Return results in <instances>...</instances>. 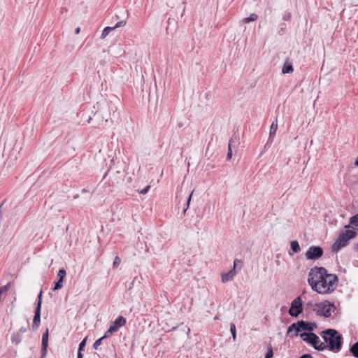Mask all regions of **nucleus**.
Listing matches in <instances>:
<instances>
[{
	"instance_id": "obj_1",
	"label": "nucleus",
	"mask_w": 358,
	"mask_h": 358,
	"mask_svg": "<svg viewBox=\"0 0 358 358\" xmlns=\"http://www.w3.org/2000/svg\"><path fill=\"white\" fill-rule=\"evenodd\" d=\"M308 282L317 293L328 294L336 289L338 278L336 275L329 273L325 268L315 266L308 272Z\"/></svg>"
},
{
	"instance_id": "obj_2",
	"label": "nucleus",
	"mask_w": 358,
	"mask_h": 358,
	"mask_svg": "<svg viewBox=\"0 0 358 358\" xmlns=\"http://www.w3.org/2000/svg\"><path fill=\"white\" fill-rule=\"evenodd\" d=\"M320 336L324 339L327 349L335 352H338L341 350L343 338L337 331L333 329H328L322 331L320 333Z\"/></svg>"
},
{
	"instance_id": "obj_3",
	"label": "nucleus",
	"mask_w": 358,
	"mask_h": 358,
	"mask_svg": "<svg viewBox=\"0 0 358 358\" xmlns=\"http://www.w3.org/2000/svg\"><path fill=\"white\" fill-rule=\"evenodd\" d=\"M356 236V232L352 230H346L345 232L341 233L336 241L332 245V250L338 252L342 248L345 247L349 240L353 238Z\"/></svg>"
},
{
	"instance_id": "obj_4",
	"label": "nucleus",
	"mask_w": 358,
	"mask_h": 358,
	"mask_svg": "<svg viewBox=\"0 0 358 358\" xmlns=\"http://www.w3.org/2000/svg\"><path fill=\"white\" fill-rule=\"evenodd\" d=\"M317 327L315 323L314 322H308L303 320L298 321L297 322L293 323L291 324L287 329V333L292 331H295L296 332V335H298L299 332L301 331H312Z\"/></svg>"
},
{
	"instance_id": "obj_5",
	"label": "nucleus",
	"mask_w": 358,
	"mask_h": 358,
	"mask_svg": "<svg viewBox=\"0 0 358 358\" xmlns=\"http://www.w3.org/2000/svg\"><path fill=\"white\" fill-rule=\"evenodd\" d=\"M334 310L335 306L334 303H331L330 302L325 301L317 303L316 313L318 315L328 317L331 316V313L334 312Z\"/></svg>"
},
{
	"instance_id": "obj_6",
	"label": "nucleus",
	"mask_w": 358,
	"mask_h": 358,
	"mask_svg": "<svg viewBox=\"0 0 358 358\" xmlns=\"http://www.w3.org/2000/svg\"><path fill=\"white\" fill-rule=\"evenodd\" d=\"M324 253L323 249L320 246H310L305 254L308 260H316L320 259Z\"/></svg>"
},
{
	"instance_id": "obj_7",
	"label": "nucleus",
	"mask_w": 358,
	"mask_h": 358,
	"mask_svg": "<svg viewBox=\"0 0 358 358\" xmlns=\"http://www.w3.org/2000/svg\"><path fill=\"white\" fill-rule=\"evenodd\" d=\"M303 310L302 300L301 296L296 297L291 303V307L289 309V314L296 317Z\"/></svg>"
},
{
	"instance_id": "obj_8",
	"label": "nucleus",
	"mask_w": 358,
	"mask_h": 358,
	"mask_svg": "<svg viewBox=\"0 0 358 358\" xmlns=\"http://www.w3.org/2000/svg\"><path fill=\"white\" fill-rule=\"evenodd\" d=\"M126 319L122 316H118L114 322H111L109 329L106 332V336L116 332L119 328L126 324Z\"/></svg>"
},
{
	"instance_id": "obj_9",
	"label": "nucleus",
	"mask_w": 358,
	"mask_h": 358,
	"mask_svg": "<svg viewBox=\"0 0 358 358\" xmlns=\"http://www.w3.org/2000/svg\"><path fill=\"white\" fill-rule=\"evenodd\" d=\"M300 337L303 339V341L306 343L312 345L315 343L317 339H318V336L312 332H308V333H301L300 334Z\"/></svg>"
},
{
	"instance_id": "obj_10",
	"label": "nucleus",
	"mask_w": 358,
	"mask_h": 358,
	"mask_svg": "<svg viewBox=\"0 0 358 358\" xmlns=\"http://www.w3.org/2000/svg\"><path fill=\"white\" fill-rule=\"evenodd\" d=\"M48 338H49V331H48V329H46V330L42 335L43 356H45V355L47 353V348L48 345Z\"/></svg>"
},
{
	"instance_id": "obj_11",
	"label": "nucleus",
	"mask_w": 358,
	"mask_h": 358,
	"mask_svg": "<svg viewBox=\"0 0 358 358\" xmlns=\"http://www.w3.org/2000/svg\"><path fill=\"white\" fill-rule=\"evenodd\" d=\"M41 322V309H40V305L38 306H36V310H35V315L33 320V324H32V329H36Z\"/></svg>"
},
{
	"instance_id": "obj_12",
	"label": "nucleus",
	"mask_w": 358,
	"mask_h": 358,
	"mask_svg": "<svg viewBox=\"0 0 358 358\" xmlns=\"http://www.w3.org/2000/svg\"><path fill=\"white\" fill-rule=\"evenodd\" d=\"M235 275H236V271H235L234 268H232L227 273H222V282L223 283H225L233 279V278L235 276Z\"/></svg>"
},
{
	"instance_id": "obj_13",
	"label": "nucleus",
	"mask_w": 358,
	"mask_h": 358,
	"mask_svg": "<svg viewBox=\"0 0 358 358\" xmlns=\"http://www.w3.org/2000/svg\"><path fill=\"white\" fill-rule=\"evenodd\" d=\"M315 350L318 351H323L327 349V346H325V343L320 341V338L315 341L313 344L311 345Z\"/></svg>"
},
{
	"instance_id": "obj_14",
	"label": "nucleus",
	"mask_w": 358,
	"mask_h": 358,
	"mask_svg": "<svg viewBox=\"0 0 358 358\" xmlns=\"http://www.w3.org/2000/svg\"><path fill=\"white\" fill-rule=\"evenodd\" d=\"M290 246H291L292 252L291 251L289 252V255H292L294 253H297V252H300V250H301L300 245H299L298 241H292L290 243Z\"/></svg>"
},
{
	"instance_id": "obj_15",
	"label": "nucleus",
	"mask_w": 358,
	"mask_h": 358,
	"mask_svg": "<svg viewBox=\"0 0 358 358\" xmlns=\"http://www.w3.org/2000/svg\"><path fill=\"white\" fill-rule=\"evenodd\" d=\"M236 142L233 138H231L228 145V153H227V158L231 159L232 156V147H236Z\"/></svg>"
},
{
	"instance_id": "obj_16",
	"label": "nucleus",
	"mask_w": 358,
	"mask_h": 358,
	"mask_svg": "<svg viewBox=\"0 0 358 358\" xmlns=\"http://www.w3.org/2000/svg\"><path fill=\"white\" fill-rule=\"evenodd\" d=\"M282 73H290L293 72V66L291 64L289 63H285L282 69Z\"/></svg>"
},
{
	"instance_id": "obj_17",
	"label": "nucleus",
	"mask_w": 358,
	"mask_h": 358,
	"mask_svg": "<svg viewBox=\"0 0 358 358\" xmlns=\"http://www.w3.org/2000/svg\"><path fill=\"white\" fill-rule=\"evenodd\" d=\"M277 129H278V120H275L272 122V124L270 127V132H269L270 137H271L272 136H274L275 134Z\"/></svg>"
},
{
	"instance_id": "obj_18",
	"label": "nucleus",
	"mask_w": 358,
	"mask_h": 358,
	"mask_svg": "<svg viewBox=\"0 0 358 358\" xmlns=\"http://www.w3.org/2000/svg\"><path fill=\"white\" fill-rule=\"evenodd\" d=\"M258 18V15L255 13H252L248 17H245L243 19V22L245 24L249 23L250 22H254L257 20Z\"/></svg>"
},
{
	"instance_id": "obj_19",
	"label": "nucleus",
	"mask_w": 358,
	"mask_h": 358,
	"mask_svg": "<svg viewBox=\"0 0 358 358\" xmlns=\"http://www.w3.org/2000/svg\"><path fill=\"white\" fill-rule=\"evenodd\" d=\"M350 350L355 357L358 358V342H357L354 345H352L350 347Z\"/></svg>"
},
{
	"instance_id": "obj_20",
	"label": "nucleus",
	"mask_w": 358,
	"mask_h": 358,
	"mask_svg": "<svg viewBox=\"0 0 358 358\" xmlns=\"http://www.w3.org/2000/svg\"><path fill=\"white\" fill-rule=\"evenodd\" d=\"M113 30V28H112V27H105L101 33V38H102V39L105 38L109 34V33L110 31H112Z\"/></svg>"
},
{
	"instance_id": "obj_21",
	"label": "nucleus",
	"mask_w": 358,
	"mask_h": 358,
	"mask_svg": "<svg viewBox=\"0 0 358 358\" xmlns=\"http://www.w3.org/2000/svg\"><path fill=\"white\" fill-rule=\"evenodd\" d=\"M350 224L358 228V214L352 216L350 218Z\"/></svg>"
},
{
	"instance_id": "obj_22",
	"label": "nucleus",
	"mask_w": 358,
	"mask_h": 358,
	"mask_svg": "<svg viewBox=\"0 0 358 358\" xmlns=\"http://www.w3.org/2000/svg\"><path fill=\"white\" fill-rule=\"evenodd\" d=\"M108 336H106V334H104L103 336H102L101 338H99L98 340H96L94 345H93V348L95 349V350H97L98 348L99 347V345H101V341L106 337H108Z\"/></svg>"
},
{
	"instance_id": "obj_23",
	"label": "nucleus",
	"mask_w": 358,
	"mask_h": 358,
	"mask_svg": "<svg viewBox=\"0 0 358 358\" xmlns=\"http://www.w3.org/2000/svg\"><path fill=\"white\" fill-rule=\"evenodd\" d=\"M66 275V272L65 269H64V268L59 269L57 273L58 280H62L63 281L64 278L65 277Z\"/></svg>"
},
{
	"instance_id": "obj_24",
	"label": "nucleus",
	"mask_w": 358,
	"mask_h": 358,
	"mask_svg": "<svg viewBox=\"0 0 358 358\" xmlns=\"http://www.w3.org/2000/svg\"><path fill=\"white\" fill-rule=\"evenodd\" d=\"M192 194H193V192H192L190 193V194L189 195L187 199V201H186V203H185V206L183 209V213H185V212L187 211V210L189 208V203H190V201H191V199H192Z\"/></svg>"
},
{
	"instance_id": "obj_25",
	"label": "nucleus",
	"mask_w": 358,
	"mask_h": 358,
	"mask_svg": "<svg viewBox=\"0 0 358 358\" xmlns=\"http://www.w3.org/2000/svg\"><path fill=\"white\" fill-rule=\"evenodd\" d=\"M63 281L62 280H58L57 282H55V287L52 288L54 291L61 289L63 287L62 285Z\"/></svg>"
},
{
	"instance_id": "obj_26",
	"label": "nucleus",
	"mask_w": 358,
	"mask_h": 358,
	"mask_svg": "<svg viewBox=\"0 0 358 358\" xmlns=\"http://www.w3.org/2000/svg\"><path fill=\"white\" fill-rule=\"evenodd\" d=\"M273 355V348L271 347V345H269L268 348V352L265 356V358H271Z\"/></svg>"
},
{
	"instance_id": "obj_27",
	"label": "nucleus",
	"mask_w": 358,
	"mask_h": 358,
	"mask_svg": "<svg viewBox=\"0 0 358 358\" xmlns=\"http://www.w3.org/2000/svg\"><path fill=\"white\" fill-rule=\"evenodd\" d=\"M126 24V21L124 20H121L118 22H117L115 24V26L112 27V28H113V30L115 29L116 28H118V27H123Z\"/></svg>"
},
{
	"instance_id": "obj_28",
	"label": "nucleus",
	"mask_w": 358,
	"mask_h": 358,
	"mask_svg": "<svg viewBox=\"0 0 358 358\" xmlns=\"http://www.w3.org/2000/svg\"><path fill=\"white\" fill-rule=\"evenodd\" d=\"M317 303H314L313 302H308L306 303V307L310 309H313L316 311Z\"/></svg>"
},
{
	"instance_id": "obj_29",
	"label": "nucleus",
	"mask_w": 358,
	"mask_h": 358,
	"mask_svg": "<svg viewBox=\"0 0 358 358\" xmlns=\"http://www.w3.org/2000/svg\"><path fill=\"white\" fill-rule=\"evenodd\" d=\"M120 263H121L120 258L118 256H116L115 257L113 266L114 268H116L120 264Z\"/></svg>"
},
{
	"instance_id": "obj_30",
	"label": "nucleus",
	"mask_w": 358,
	"mask_h": 358,
	"mask_svg": "<svg viewBox=\"0 0 358 358\" xmlns=\"http://www.w3.org/2000/svg\"><path fill=\"white\" fill-rule=\"evenodd\" d=\"M87 337H85L80 343L79 345V348H78V350L79 351H83L84 350V348L85 346V344H86V341H87Z\"/></svg>"
},
{
	"instance_id": "obj_31",
	"label": "nucleus",
	"mask_w": 358,
	"mask_h": 358,
	"mask_svg": "<svg viewBox=\"0 0 358 358\" xmlns=\"http://www.w3.org/2000/svg\"><path fill=\"white\" fill-rule=\"evenodd\" d=\"M230 331H231V333L232 334L234 340H235L236 339V327H235V324H231Z\"/></svg>"
},
{
	"instance_id": "obj_32",
	"label": "nucleus",
	"mask_w": 358,
	"mask_h": 358,
	"mask_svg": "<svg viewBox=\"0 0 358 358\" xmlns=\"http://www.w3.org/2000/svg\"><path fill=\"white\" fill-rule=\"evenodd\" d=\"M9 287H10V283H8L7 285L0 287V292L1 293L6 292L8 290Z\"/></svg>"
},
{
	"instance_id": "obj_33",
	"label": "nucleus",
	"mask_w": 358,
	"mask_h": 358,
	"mask_svg": "<svg viewBox=\"0 0 358 358\" xmlns=\"http://www.w3.org/2000/svg\"><path fill=\"white\" fill-rule=\"evenodd\" d=\"M41 301H42V291L40 292L38 296V303L37 306L40 305V309L41 308Z\"/></svg>"
},
{
	"instance_id": "obj_34",
	"label": "nucleus",
	"mask_w": 358,
	"mask_h": 358,
	"mask_svg": "<svg viewBox=\"0 0 358 358\" xmlns=\"http://www.w3.org/2000/svg\"><path fill=\"white\" fill-rule=\"evenodd\" d=\"M149 189H150V185H148L147 187H145V188H143V189H141L140 191V194H145L148 192Z\"/></svg>"
},
{
	"instance_id": "obj_35",
	"label": "nucleus",
	"mask_w": 358,
	"mask_h": 358,
	"mask_svg": "<svg viewBox=\"0 0 358 358\" xmlns=\"http://www.w3.org/2000/svg\"><path fill=\"white\" fill-rule=\"evenodd\" d=\"M300 358H312V357L309 354H306V355H302Z\"/></svg>"
},
{
	"instance_id": "obj_36",
	"label": "nucleus",
	"mask_w": 358,
	"mask_h": 358,
	"mask_svg": "<svg viewBox=\"0 0 358 358\" xmlns=\"http://www.w3.org/2000/svg\"><path fill=\"white\" fill-rule=\"evenodd\" d=\"M80 27L76 28V30H75V34H78L80 33Z\"/></svg>"
},
{
	"instance_id": "obj_37",
	"label": "nucleus",
	"mask_w": 358,
	"mask_h": 358,
	"mask_svg": "<svg viewBox=\"0 0 358 358\" xmlns=\"http://www.w3.org/2000/svg\"><path fill=\"white\" fill-rule=\"evenodd\" d=\"M82 351H79L78 350V357L77 358H82L83 357V355L81 353Z\"/></svg>"
},
{
	"instance_id": "obj_38",
	"label": "nucleus",
	"mask_w": 358,
	"mask_h": 358,
	"mask_svg": "<svg viewBox=\"0 0 358 358\" xmlns=\"http://www.w3.org/2000/svg\"><path fill=\"white\" fill-rule=\"evenodd\" d=\"M238 262V260L237 259H235L234 262V268L235 269L236 265H237V262Z\"/></svg>"
},
{
	"instance_id": "obj_39",
	"label": "nucleus",
	"mask_w": 358,
	"mask_h": 358,
	"mask_svg": "<svg viewBox=\"0 0 358 358\" xmlns=\"http://www.w3.org/2000/svg\"><path fill=\"white\" fill-rule=\"evenodd\" d=\"M20 332L24 333L27 330L24 327H21L20 329Z\"/></svg>"
},
{
	"instance_id": "obj_40",
	"label": "nucleus",
	"mask_w": 358,
	"mask_h": 358,
	"mask_svg": "<svg viewBox=\"0 0 358 358\" xmlns=\"http://www.w3.org/2000/svg\"><path fill=\"white\" fill-rule=\"evenodd\" d=\"M355 165L356 166H358V157H357V159H356V160H355Z\"/></svg>"
},
{
	"instance_id": "obj_41",
	"label": "nucleus",
	"mask_w": 358,
	"mask_h": 358,
	"mask_svg": "<svg viewBox=\"0 0 358 358\" xmlns=\"http://www.w3.org/2000/svg\"><path fill=\"white\" fill-rule=\"evenodd\" d=\"M83 192H87V190H86L85 189H83Z\"/></svg>"
},
{
	"instance_id": "obj_42",
	"label": "nucleus",
	"mask_w": 358,
	"mask_h": 358,
	"mask_svg": "<svg viewBox=\"0 0 358 358\" xmlns=\"http://www.w3.org/2000/svg\"><path fill=\"white\" fill-rule=\"evenodd\" d=\"M44 357H45V356H43V355L41 356V358H44Z\"/></svg>"
}]
</instances>
